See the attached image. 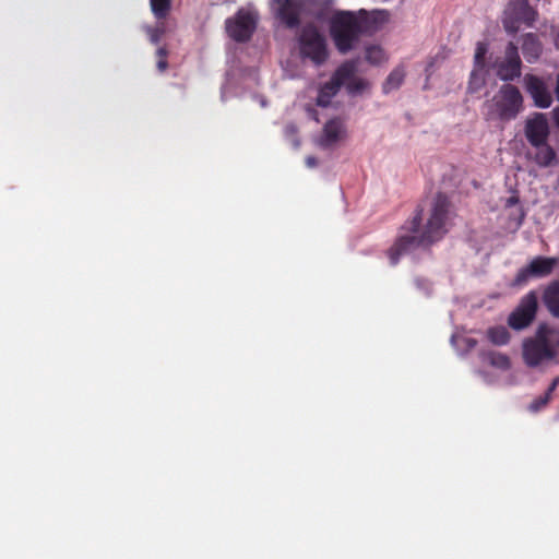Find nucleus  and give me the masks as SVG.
Returning a JSON list of instances; mask_svg holds the SVG:
<instances>
[{"instance_id": "1", "label": "nucleus", "mask_w": 559, "mask_h": 559, "mask_svg": "<svg viewBox=\"0 0 559 559\" xmlns=\"http://www.w3.org/2000/svg\"><path fill=\"white\" fill-rule=\"evenodd\" d=\"M451 202L443 193L433 199L427 223L423 226V210H416L415 215L402 226V233L389 249L391 264L395 265L402 254L417 248H426L441 240L448 233Z\"/></svg>"}, {"instance_id": "2", "label": "nucleus", "mask_w": 559, "mask_h": 559, "mask_svg": "<svg viewBox=\"0 0 559 559\" xmlns=\"http://www.w3.org/2000/svg\"><path fill=\"white\" fill-rule=\"evenodd\" d=\"M523 102V96L515 85L503 84L490 100L485 102V119L503 122L514 120L524 108Z\"/></svg>"}, {"instance_id": "3", "label": "nucleus", "mask_w": 559, "mask_h": 559, "mask_svg": "<svg viewBox=\"0 0 559 559\" xmlns=\"http://www.w3.org/2000/svg\"><path fill=\"white\" fill-rule=\"evenodd\" d=\"M365 26L353 12L336 11L330 19V34L336 49L347 53L358 44Z\"/></svg>"}, {"instance_id": "4", "label": "nucleus", "mask_w": 559, "mask_h": 559, "mask_svg": "<svg viewBox=\"0 0 559 559\" xmlns=\"http://www.w3.org/2000/svg\"><path fill=\"white\" fill-rule=\"evenodd\" d=\"M298 45L302 59H309L316 66H321L326 61L329 53L325 37L313 24H307L301 28Z\"/></svg>"}, {"instance_id": "5", "label": "nucleus", "mask_w": 559, "mask_h": 559, "mask_svg": "<svg viewBox=\"0 0 559 559\" xmlns=\"http://www.w3.org/2000/svg\"><path fill=\"white\" fill-rule=\"evenodd\" d=\"M552 330L545 323L540 324L534 338H528L523 344V358L525 362L535 367L544 359L555 357V350L550 345L549 335Z\"/></svg>"}, {"instance_id": "6", "label": "nucleus", "mask_w": 559, "mask_h": 559, "mask_svg": "<svg viewBox=\"0 0 559 559\" xmlns=\"http://www.w3.org/2000/svg\"><path fill=\"white\" fill-rule=\"evenodd\" d=\"M537 15V10L530 4L528 0H510L502 20L503 27L507 33L515 34L521 23L533 26Z\"/></svg>"}, {"instance_id": "7", "label": "nucleus", "mask_w": 559, "mask_h": 559, "mask_svg": "<svg viewBox=\"0 0 559 559\" xmlns=\"http://www.w3.org/2000/svg\"><path fill=\"white\" fill-rule=\"evenodd\" d=\"M538 310V297L535 290L525 294L515 309L508 317V324L515 331L530 326L536 318Z\"/></svg>"}, {"instance_id": "8", "label": "nucleus", "mask_w": 559, "mask_h": 559, "mask_svg": "<svg viewBox=\"0 0 559 559\" xmlns=\"http://www.w3.org/2000/svg\"><path fill=\"white\" fill-rule=\"evenodd\" d=\"M559 263V258L537 255L531 262L520 269L513 280L514 286H522L527 283L532 277L544 278L549 276L556 265Z\"/></svg>"}, {"instance_id": "9", "label": "nucleus", "mask_w": 559, "mask_h": 559, "mask_svg": "<svg viewBox=\"0 0 559 559\" xmlns=\"http://www.w3.org/2000/svg\"><path fill=\"white\" fill-rule=\"evenodd\" d=\"M226 32L237 43H246L253 35L257 27V16L240 9L234 17L226 20Z\"/></svg>"}, {"instance_id": "10", "label": "nucleus", "mask_w": 559, "mask_h": 559, "mask_svg": "<svg viewBox=\"0 0 559 559\" xmlns=\"http://www.w3.org/2000/svg\"><path fill=\"white\" fill-rule=\"evenodd\" d=\"M497 75L506 82L514 81L520 78L522 61L519 55V48L510 41L504 50V57L501 61L496 62Z\"/></svg>"}, {"instance_id": "11", "label": "nucleus", "mask_w": 559, "mask_h": 559, "mask_svg": "<svg viewBox=\"0 0 559 559\" xmlns=\"http://www.w3.org/2000/svg\"><path fill=\"white\" fill-rule=\"evenodd\" d=\"M524 133L532 146L543 145L548 141L550 130L547 118L542 112H535L525 121Z\"/></svg>"}, {"instance_id": "12", "label": "nucleus", "mask_w": 559, "mask_h": 559, "mask_svg": "<svg viewBox=\"0 0 559 559\" xmlns=\"http://www.w3.org/2000/svg\"><path fill=\"white\" fill-rule=\"evenodd\" d=\"M308 3L309 0H278L277 17L287 28H296Z\"/></svg>"}, {"instance_id": "13", "label": "nucleus", "mask_w": 559, "mask_h": 559, "mask_svg": "<svg viewBox=\"0 0 559 559\" xmlns=\"http://www.w3.org/2000/svg\"><path fill=\"white\" fill-rule=\"evenodd\" d=\"M526 92L538 108H549L552 104V96L545 82L534 74H526L524 78Z\"/></svg>"}, {"instance_id": "14", "label": "nucleus", "mask_w": 559, "mask_h": 559, "mask_svg": "<svg viewBox=\"0 0 559 559\" xmlns=\"http://www.w3.org/2000/svg\"><path fill=\"white\" fill-rule=\"evenodd\" d=\"M542 300L549 313L559 318V280L550 282L544 288Z\"/></svg>"}, {"instance_id": "15", "label": "nucleus", "mask_w": 559, "mask_h": 559, "mask_svg": "<svg viewBox=\"0 0 559 559\" xmlns=\"http://www.w3.org/2000/svg\"><path fill=\"white\" fill-rule=\"evenodd\" d=\"M522 52L530 63L535 62L543 52V46L534 33H527L522 37Z\"/></svg>"}, {"instance_id": "16", "label": "nucleus", "mask_w": 559, "mask_h": 559, "mask_svg": "<svg viewBox=\"0 0 559 559\" xmlns=\"http://www.w3.org/2000/svg\"><path fill=\"white\" fill-rule=\"evenodd\" d=\"M533 147L536 151L535 154L532 156V159L539 167H549L556 160L557 154L555 150L548 144V141L545 142L543 145Z\"/></svg>"}, {"instance_id": "17", "label": "nucleus", "mask_w": 559, "mask_h": 559, "mask_svg": "<svg viewBox=\"0 0 559 559\" xmlns=\"http://www.w3.org/2000/svg\"><path fill=\"white\" fill-rule=\"evenodd\" d=\"M356 70V63L354 61H346L336 69L331 81L342 87L347 81L349 82L354 78Z\"/></svg>"}, {"instance_id": "18", "label": "nucleus", "mask_w": 559, "mask_h": 559, "mask_svg": "<svg viewBox=\"0 0 559 559\" xmlns=\"http://www.w3.org/2000/svg\"><path fill=\"white\" fill-rule=\"evenodd\" d=\"M405 79V69L403 66L396 67L385 79L382 91L384 94H389L394 90H397Z\"/></svg>"}, {"instance_id": "19", "label": "nucleus", "mask_w": 559, "mask_h": 559, "mask_svg": "<svg viewBox=\"0 0 559 559\" xmlns=\"http://www.w3.org/2000/svg\"><path fill=\"white\" fill-rule=\"evenodd\" d=\"M342 132V123L337 119L329 120L323 128L322 143L331 145L340 139Z\"/></svg>"}, {"instance_id": "20", "label": "nucleus", "mask_w": 559, "mask_h": 559, "mask_svg": "<svg viewBox=\"0 0 559 559\" xmlns=\"http://www.w3.org/2000/svg\"><path fill=\"white\" fill-rule=\"evenodd\" d=\"M340 88L341 87L331 80L324 83L319 91L317 105L320 107H328L331 104V99L337 94Z\"/></svg>"}, {"instance_id": "21", "label": "nucleus", "mask_w": 559, "mask_h": 559, "mask_svg": "<svg viewBox=\"0 0 559 559\" xmlns=\"http://www.w3.org/2000/svg\"><path fill=\"white\" fill-rule=\"evenodd\" d=\"M559 385V376L556 377L549 388L547 389V391L545 392L544 395H540L538 396L537 399H535L528 406V409L531 412H538L540 411L542 408H544L550 401L551 399V394L555 392V390L557 389V386Z\"/></svg>"}, {"instance_id": "22", "label": "nucleus", "mask_w": 559, "mask_h": 559, "mask_svg": "<svg viewBox=\"0 0 559 559\" xmlns=\"http://www.w3.org/2000/svg\"><path fill=\"white\" fill-rule=\"evenodd\" d=\"M151 11L157 21L165 20L171 10V0H150Z\"/></svg>"}, {"instance_id": "23", "label": "nucleus", "mask_w": 559, "mask_h": 559, "mask_svg": "<svg viewBox=\"0 0 559 559\" xmlns=\"http://www.w3.org/2000/svg\"><path fill=\"white\" fill-rule=\"evenodd\" d=\"M489 341L498 346L506 345L510 341V333L506 326L499 325L490 328L487 332Z\"/></svg>"}, {"instance_id": "24", "label": "nucleus", "mask_w": 559, "mask_h": 559, "mask_svg": "<svg viewBox=\"0 0 559 559\" xmlns=\"http://www.w3.org/2000/svg\"><path fill=\"white\" fill-rule=\"evenodd\" d=\"M385 52L379 46H369L366 48V60L374 66L381 64L385 61Z\"/></svg>"}, {"instance_id": "25", "label": "nucleus", "mask_w": 559, "mask_h": 559, "mask_svg": "<svg viewBox=\"0 0 559 559\" xmlns=\"http://www.w3.org/2000/svg\"><path fill=\"white\" fill-rule=\"evenodd\" d=\"M146 33L152 44H158L166 33L165 23L159 21L155 26L147 27Z\"/></svg>"}, {"instance_id": "26", "label": "nucleus", "mask_w": 559, "mask_h": 559, "mask_svg": "<svg viewBox=\"0 0 559 559\" xmlns=\"http://www.w3.org/2000/svg\"><path fill=\"white\" fill-rule=\"evenodd\" d=\"M490 364L500 369L507 370L510 368V359L507 355L500 353L490 354Z\"/></svg>"}, {"instance_id": "27", "label": "nucleus", "mask_w": 559, "mask_h": 559, "mask_svg": "<svg viewBox=\"0 0 559 559\" xmlns=\"http://www.w3.org/2000/svg\"><path fill=\"white\" fill-rule=\"evenodd\" d=\"M367 87L368 82L364 79L353 78L347 84V90L350 94L361 93Z\"/></svg>"}, {"instance_id": "28", "label": "nucleus", "mask_w": 559, "mask_h": 559, "mask_svg": "<svg viewBox=\"0 0 559 559\" xmlns=\"http://www.w3.org/2000/svg\"><path fill=\"white\" fill-rule=\"evenodd\" d=\"M487 53V45L484 43H478L475 51V66L483 68L485 64V56Z\"/></svg>"}, {"instance_id": "29", "label": "nucleus", "mask_w": 559, "mask_h": 559, "mask_svg": "<svg viewBox=\"0 0 559 559\" xmlns=\"http://www.w3.org/2000/svg\"><path fill=\"white\" fill-rule=\"evenodd\" d=\"M484 83V80L483 78H480L477 73L476 70H474L472 73H471V80H469V90L472 91H476L477 88H479Z\"/></svg>"}, {"instance_id": "30", "label": "nucleus", "mask_w": 559, "mask_h": 559, "mask_svg": "<svg viewBox=\"0 0 559 559\" xmlns=\"http://www.w3.org/2000/svg\"><path fill=\"white\" fill-rule=\"evenodd\" d=\"M156 66L159 72L166 71L168 68L167 59H158Z\"/></svg>"}, {"instance_id": "31", "label": "nucleus", "mask_w": 559, "mask_h": 559, "mask_svg": "<svg viewBox=\"0 0 559 559\" xmlns=\"http://www.w3.org/2000/svg\"><path fill=\"white\" fill-rule=\"evenodd\" d=\"M158 59H167L168 51L165 47H159L156 51Z\"/></svg>"}, {"instance_id": "32", "label": "nucleus", "mask_w": 559, "mask_h": 559, "mask_svg": "<svg viewBox=\"0 0 559 559\" xmlns=\"http://www.w3.org/2000/svg\"><path fill=\"white\" fill-rule=\"evenodd\" d=\"M518 203H519V198H518V197H515V195H512V197H510V198H508V199H507V201H506V207H511V206H513V205H515V204H518Z\"/></svg>"}, {"instance_id": "33", "label": "nucleus", "mask_w": 559, "mask_h": 559, "mask_svg": "<svg viewBox=\"0 0 559 559\" xmlns=\"http://www.w3.org/2000/svg\"><path fill=\"white\" fill-rule=\"evenodd\" d=\"M306 165L308 167H316L318 165V160L314 156H307L306 157Z\"/></svg>"}, {"instance_id": "34", "label": "nucleus", "mask_w": 559, "mask_h": 559, "mask_svg": "<svg viewBox=\"0 0 559 559\" xmlns=\"http://www.w3.org/2000/svg\"><path fill=\"white\" fill-rule=\"evenodd\" d=\"M555 124L559 128V107L552 110Z\"/></svg>"}, {"instance_id": "35", "label": "nucleus", "mask_w": 559, "mask_h": 559, "mask_svg": "<svg viewBox=\"0 0 559 559\" xmlns=\"http://www.w3.org/2000/svg\"><path fill=\"white\" fill-rule=\"evenodd\" d=\"M555 93H556L557 99L559 100V72L557 75V84H556Z\"/></svg>"}, {"instance_id": "36", "label": "nucleus", "mask_w": 559, "mask_h": 559, "mask_svg": "<svg viewBox=\"0 0 559 559\" xmlns=\"http://www.w3.org/2000/svg\"><path fill=\"white\" fill-rule=\"evenodd\" d=\"M556 46L559 48V33L557 34V37H556Z\"/></svg>"}]
</instances>
